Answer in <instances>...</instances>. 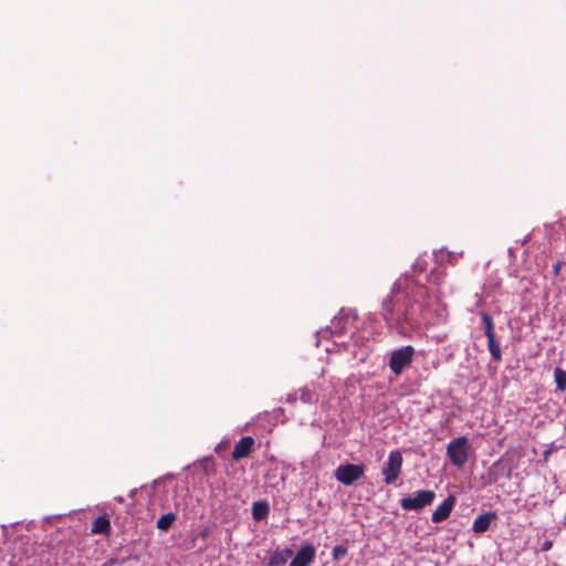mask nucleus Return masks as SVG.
Instances as JSON below:
<instances>
[{
	"label": "nucleus",
	"mask_w": 566,
	"mask_h": 566,
	"mask_svg": "<svg viewBox=\"0 0 566 566\" xmlns=\"http://www.w3.org/2000/svg\"><path fill=\"white\" fill-rule=\"evenodd\" d=\"M428 290L408 273L392 284L380 303L379 314L390 329L401 331L405 324L416 325L427 305Z\"/></svg>",
	"instance_id": "1"
},
{
	"label": "nucleus",
	"mask_w": 566,
	"mask_h": 566,
	"mask_svg": "<svg viewBox=\"0 0 566 566\" xmlns=\"http://www.w3.org/2000/svg\"><path fill=\"white\" fill-rule=\"evenodd\" d=\"M471 450L468 438L458 437L447 446V457L454 467L462 468L467 463Z\"/></svg>",
	"instance_id": "2"
},
{
	"label": "nucleus",
	"mask_w": 566,
	"mask_h": 566,
	"mask_svg": "<svg viewBox=\"0 0 566 566\" xmlns=\"http://www.w3.org/2000/svg\"><path fill=\"white\" fill-rule=\"evenodd\" d=\"M415 348L411 345H407L395 349L390 353L388 366L390 370L396 375H400L406 367H409L413 360Z\"/></svg>",
	"instance_id": "3"
},
{
	"label": "nucleus",
	"mask_w": 566,
	"mask_h": 566,
	"mask_svg": "<svg viewBox=\"0 0 566 566\" xmlns=\"http://www.w3.org/2000/svg\"><path fill=\"white\" fill-rule=\"evenodd\" d=\"M436 499V493L430 490L417 491L413 494L402 497L400 506L406 511H421L431 505Z\"/></svg>",
	"instance_id": "4"
},
{
	"label": "nucleus",
	"mask_w": 566,
	"mask_h": 566,
	"mask_svg": "<svg viewBox=\"0 0 566 566\" xmlns=\"http://www.w3.org/2000/svg\"><path fill=\"white\" fill-rule=\"evenodd\" d=\"M402 455L399 450H394L389 453L387 461L381 468L384 481L386 484H394L401 472Z\"/></svg>",
	"instance_id": "5"
},
{
	"label": "nucleus",
	"mask_w": 566,
	"mask_h": 566,
	"mask_svg": "<svg viewBox=\"0 0 566 566\" xmlns=\"http://www.w3.org/2000/svg\"><path fill=\"white\" fill-rule=\"evenodd\" d=\"M365 473L364 464H340L334 471L335 479L344 485H352Z\"/></svg>",
	"instance_id": "6"
},
{
	"label": "nucleus",
	"mask_w": 566,
	"mask_h": 566,
	"mask_svg": "<svg viewBox=\"0 0 566 566\" xmlns=\"http://www.w3.org/2000/svg\"><path fill=\"white\" fill-rule=\"evenodd\" d=\"M316 556V549L312 544L303 545L291 560L290 566H310Z\"/></svg>",
	"instance_id": "7"
},
{
	"label": "nucleus",
	"mask_w": 566,
	"mask_h": 566,
	"mask_svg": "<svg viewBox=\"0 0 566 566\" xmlns=\"http://www.w3.org/2000/svg\"><path fill=\"white\" fill-rule=\"evenodd\" d=\"M254 447V439L250 436L242 437L234 446L231 457L239 461L250 455Z\"/></svg>",
	"instance_id": "8"
},
{
	"label": "nucleus",
	"mask_w": 566,
	"mask_h": 566,
	"mask_svg": "<svg viewBox=\"0 0 566 566\" xmlns=\"http://www.w3.org/2000/svg\"><path fill=\"white\" fill-rule=\"evenodd\" d=\"M454 497L448 496L432 513L431 520L433 523H440L447 520L453 509Z\"/></svg>",
	"instance_id": "9"
},
{
	"label": "nucleus",
	"mask_w": 566,
	"mask_h": 566,
	"mask_svg": "<svg viewBox=\"0 0 566 566\" xmlns=\"http://www.w3.org/2000/svg\"><path fill=\"white\" fill-rule=\"evenodd\" d=\"M496 517L497 516L494 512H486V513L479 515L473 522V525H472L473 532L476 534L486 532L490 528L491 523L493 521H495Z\"/></svg>",
	"instance_id": "10"
},
{
	"label": "nucleus",
	"mask_w": 566,
	"mask_h": 566,
	"mask_svg": "<svg viewBox=\"0 0 566 566\" xmlns=\"http://www.w3.org/2000/svg\"><path fill=\"white\" fill-rule=\"evenodd\" d=\"M293 551L290 548H285L283 551L276 549L270 557L268 565L269 566H283L286 564L287 559L292 556Z\"/></svg>",
	"instance_id": "11"
},
{
	"label": "nucleus",
	"mask_w": 566,
	"mask_h": 566,
	"mask_svg": "<svg viewBox=\"0 0 566 566\" xmlns=\"http://www.w3.org/2000/svg\"><path fill=\"white\" fill-rule=\"evenodd\" d=\"M111 523L106 516H98L94 520L92 524V533L93 534H103L108 535L111 533Z\"/></svg>",
	"instance_id": "12"
},
{
	"label": "nucleus",
	"mask_w": 566,
	"mask_h": 566,
	"mask_svg": "<svg viewBox=\"0 0 566 566\" xmlns=\"http://www.w3.org/2000/svg\"><path fill=\"white\" fill-rule=\"evenodd\" d=\"M269 512L270 507L265 501H259L252 505V516L255 521L264 520L269 515Z\"/></svg>",
	"instance_id": "13"
},
{
	"label": "nucleus",
	"mask_w": 566,
	"mask_h": 566,
	"mask_svg": "<svg viewBox=\"0 0 566 566\" xmlns=\"http://www.w3.org/2000/svg\"><path fill=\"white\" fill-rule=\"evenodd\" d=\"M488 338V347L492 359L495 361H500L502 359V353L499 343L495 339V335L486 336Z\"/></svg>",
	"instance_id": "14"
},
{
	"label": "nucleus",
	"mask_w": 566,
	"mask_h": 566,
	"mask_svg": "<svg viewBox=\"0 0 566 566\" xmlns=\"http://www.w3.org/2000/svg\"><path fill=\"white\" fill-rule=\"evenodd\" d=\"M175 521H176V514H174V513L164 514L157 521V527L160 531L166 532L171 527V525Z\"/></svg>",
	"instance_id": "15"
},
{
	"label": "nucleus",
	"mask_w": 566,
	"mask_h": 566,
	"mask_svg": "<svg viewBox=\"0 0 566 566\" xmlns=\"http://www.w3.org/2000/svg\"><path fill=\"white\" fill-rule=\"evenodd\" d=\"M554 378H555L557 390L565 391V389H566V371L559 367L555 368Z\"/></svg>",
	"instance_id": "16"
},
{
	"label": "nucleus",
	"mask_w": 566,
	"mask_h": 566,
	"mask_svg": "<svg viewBox=\"0 0 566 566\" xmlns=\"http://www.w3.org/2000/svg\"><path fill=\"white\" fill-rule=\"evenodd\" d=\"M481 319L484 324V334L485 336H490V335H495L494 333V324H493V319L492 317L486 314V313H482L481 314Z\"/></svg>",
	"instance_id": "17"
},
{
	"label": "nucleus",
	"mask_w": 566,
	"mask_h": 566,
	"mask_svg": "<svg viewBox=\"0 0 566 566\" xmlns=\"http://www.w3.org/2000/svg\"><path fill=\"white\" fill-rule=\"evenodd\" d=\"M334 560H340L347 555V547L344 545H336L332 552Z\"/></svg>",
	"instance_id": "18"
},
{
	"label": "nucleus",
	"mask_w": 566,
	"mask_h": 566,
	"mask_svg": "<svg viewBox=\"0 0 566 566\" xmlns=\"http://www.w3.org/2000/svg\"><path fill=\"white\" fill-rule=\"evenodd\" d=\"M301 398H302V400H304V401H310V399H311V398H310V391L304 389V390L302 391V396H301Z\"/></svg>",
	"instance_id": "19"
},
{
	"label": "nucleus",
	"mask_w": 566,
	"mask_h": 566,
	"mask_svg": "<svg viewBox=\"0 0 566 566\" xmlns=\"http://www.w3.org/2000/svg\"><path fill=\"white\" fill-rule=\"evenodd\" d=\"M124 562H125V559H123V560H120V562H118V560H116V559H111L109 562H107V563L105 564V566H108V565H120V564H123Z\"/></svg>",
	"instance_id": "20"
},
{
	"label": "nucleus",
	"mask_w": 566,
	"mask_h": 566,
	"mask_svg": "<svg viewBox=\"0 0 566 566\" xmlns=\"http://www.w3.org/2000/svg\"><path fill=\"white\" fill-rule=\"evenodd\" d=\"M551 547H552V542H545L543 544L542 551H544V552L548 551V549H551Z\"/></svg>",
	"instance_id": "21"
}]
</instances>
